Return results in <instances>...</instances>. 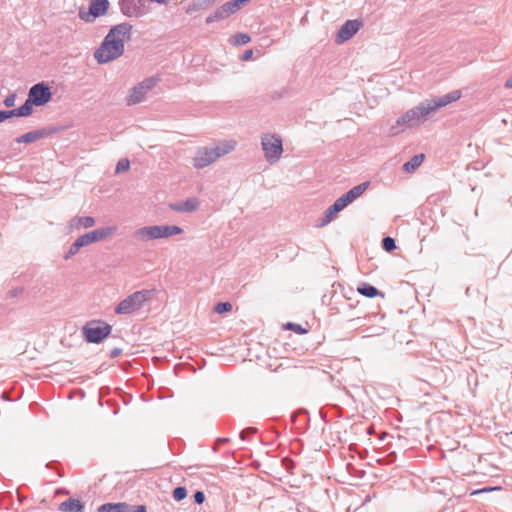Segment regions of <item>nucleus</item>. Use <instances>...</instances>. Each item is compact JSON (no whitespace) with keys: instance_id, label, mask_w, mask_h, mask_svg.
I'll list each match as a JSON object with an SVG mask.
<instances>
[{"instance_id":"obj_1","label":"nucleus","mask_w":512,"mask_h":512,"mask_svg":"<svg viewBox=\"0 0 512 512\" xmlns=\"http://www.w3.org/2000/svg\"><path fill=\"white\" fill-rule=\"evenodd\" d=\"M117 230L116 226L100 227L88 233L79 236L69 247V250L65 254L66 260L74 256L78 251L87 245L104 240L105 238L113 235Z\"/></svg>"},{"instance_id":"obj_2","label":"nucleus","mask_w":512,"mask_h":512,"mask_svg":"<svg viewBox=\"0 0 512 512\" xmlns=\"http://www.w3.org/2000/svg\"><path fill=\"white\" fill-rule=\"evenodd\" d=\"M183 233V229L177 225H152L144 226L134 232V238L147 242L150 240L168 238Z\"/></svg>"},{"instance_id":"obj_3","label":"nucleus","mask_w":512,"mask_h":512,"mask_svg":"<svg viewBox=\"0 0 512 512\" xmlns=\"http://www.w3.org/2000/svg\"><path fill=\"white\" fill-rule=\"evenodd\" d=\"M430 113V111L427 110V103L426 101L421 102L419 105L409 109L406 111L402 116H400L396 120V124L391 126V134L397 135L401 131H403L402 126L406 127H414L418 125V122L427 117Z\"/></svg>"},{"instance_id":"obj_4","label":"nucleus","mask_w":512,"mask_h":512,"mask_svg":"<svg viewBox=\"0 0 512 512\" xmlns=\"http://www.w3.org/2000/svg\"><path fill=\"white\" fill-rule=\"evenodd\" d=\"M113 38L108 37L106 34L104 39L98 48L94 51V59L98 64H106L112 62L118 58H120L124 52L125 48L117 43Z\"/></svg>"},{"instance_id":"obj_5","label":"nucleus","mask_w":512,"mask_h":512,"mask_svg":"<svg viewBox=\"0 0 512 512\" xmlns=\"http://www.w3.org/2000/svg\"><path fill=\"white\" fill-rule=\"evenodd\" d=\"M152 290L136 291L120 301L114 311L119 315H128L142 308L144 303L151 297Z\"/></svg>"},{"instance_id":"obj_6","label":"nucleus","mask_w":512,"mask_h":512,"mask_svg":"<svg viewBox=\"0 0 512 512\" xmlns=\"http://www.w3.org/2000/svg\"><path fill=\"white\" fill-rule=\"evenodd\" d=\"M87 343L99 344L112 332V326L101 320L88 321L81 329Z\"/></svg>"},{"instance_id":"obj_7","label":"nucleus","mask_w":512,"mask_h":512,"mask_svg":"<svg viewBox=\"0 0 512 512\" xmlns=\"http://www.w3.org/2000/svg\"><path fill=\"white\" fill-rule=\"evenodd\" d=\"M109 6L108 0H90L88 10L80 8L78 17L85 23H92L97 18L104 16L108 12Z\"/></svg>"},{"instance_id":"obj_8","label":"nucleus","mask_w":512,"mask_h":512,"mask_svg":"<svg viewBox=\"0 0 512 512\" xmlns=\"http://www.w3.org/2000/svg\"><path fill=\"white\" fill-rule=\"evenodd\" d=\"M266 159L272 163L277 161L283 153V144L280 136L265 135L261 141Z\"/></svg>"},{"instance_id":"obj_9","label":"nucleus","mask_w":512,"mask_h":512,"mask_svg":"<svg viewBox=\"0 0 512 512\" xmlns=\"http://www.w3.org/2000/svg\"><path fill=\"white\" fill-rule=\"evenodd\" d=\"M27 97L36 107L44 106L52 99L51 88L44 81L38 82L30 87Z\"/></svg>"},{"instance_id":"obj_10","label":"nucleus","mask_w":512,"mask_h":512,"mask_svg":"<svg viewBox=\"0 0 512 512\" xmlns=\"http://www.w3.org/2000/svg\"><path fill=\"white\" fill-rule=\"evenodd\" d=\"M133 34V26L129 22H121L113 25L108 30V37L113 38L121 46L125 48V42L130 41Z\"/></svg>"},{"instance_id":"obj_11","label":"nucleus","mask_w":512,"mask_h":512,"mask_svg":"<svg viewBox=\"0 0 512 512\" xmlns=\"http://www.w3.org/2000/svg\"><path fill=\"white\" fill-rule=\"evenodd\" d=\"M133 34V26L129 22H121L113 25L108 30V37L113 38L121 46L125 48V42L130 41Z\"/></svg>"},{"instance_id":"obj_12","label":"nucleus","mask_w":512,"mask_h":512,"mask_svg":"<svg viewBox=\"0 0 512 512\" xmlns=\"http://www.w3.org/2000/svg\"><path fill=\"white\" fill-rule=\"evenodd\" d=\"M59 131L58 127L55 126H48V127H42L36 130L29 131L17 138L14 139L15 143L18 144H30L33 142H36L40 139L49 137L53 134H56Z\"/></svg>"},{"instance_id":"obj_13","label":"nucleus","mask_w":512,"mask_h":512,"mask_svg":"<svg viewBox=\"0 0 512 512\" xmlns=\"http://www.w3.org/2000/svg\"><path fill=\"white\" fill-rule=\"evenodd\" d=\"M220 158V154L215 147H201L197 150L193 159V166L196 169H202Z\"/></svg>"},{"instance_id":"obj_14","label":"nucleus","mask_w":512,"mask_h":512,"mask_svg":"<svg viewBox=\"0 0 512 512\" xmlns=\"http://www.w3.org/2000/svg\"><path fill=\"white\" fill-rule=\"evenodd\" d=\"M121 13L128 18H138L145 14V0H119Z\"/></svg>"},{"instance_id":"obj_15","label":"nucleus","mask_w":512,"mask_h":512,"mask_svg":"<svg viewBox=\"0 0 512 512\" xmlns=\"http://www.w3.org/2000/svg\"><path fill=\"white\" fill-rule=\"evenodd\" d=\"M363 22L360 19H350L344 22V24L338 30L335 42L342 44L350 40L362 27Z\"/></svg>"},{"instance_id":"obj_16","label":"nucleus","mask_w":512,"mask_h":512,"mask_svg":"<svg viewBox=\"0 0 512 512\" xmlns=\"http://www.w3.org/2000/svg\"><path fill=\"white\" fill-rule=\"evenodd\" d=\"M460 97L461 91L454 90L438 98L426 100L427 110L430 111V113L435 112L436 110L445 107L446 105L452 102L457 101L458 99H460Z\"/></svg>"},{"instance_id":"obj_17","label":"nucleus","mask_w":512,"mask_h":512,"mask_svg":"<svg viewBox=\"0 0 512 512\" xmlns=\"http://www.w3.org/2000/svg\"><path fill=\"white\" fill-rule=\"evenodd\" d=\"M346 207L347 206L344 205L343 201L338 198L331 206L328 207L324 215L318 219L317 226L323 227L328 225L334 219V217Z\"/></svg>"},{"instance_id":"obj_18","label":"nucleus","mask_w":512,"mask_h":512,"mask_svg":"<svg viewBox=\"0 0 512 512\" xmlns=\"http://www.w3.org/2000/svg\"><path fill=\"white\" fill-rule=\"evenodd\" d=\"M200 206V202L197 198L191 197L186 199L185 201L176 202L170 204V208L176 212H194Z\"/></svg>"},{"instance_id":"obj_19","label":"nucleus","mask_w":512,"mask_h":512,"mask_svg":"<svg viewBox=\"0 0 512 512\" xmlns=\"http://www.w3.org/2000/svg\"><path fill=\"white\" fill-rule=\"evenodd\" d=\"M95 225V218L92 216H75L69 221L70 230L88 229Z\"/></svg>"},{"instance_id":"obj_20","label":"nucleus","mask_w":512,"mask_h":512,"mask_svg":"<svg viewBox=\"0 0 512 512\" xmlns=\"http://www.w3.org/2000/svg\"><path fill=\"white\" fill-rule=\"evenodd\" d=\"M146 90L143 89L139 84L135 85L131 90L129 95L126 98V103L128 106H133L139 104L145 100Z\"/></svg>"},{"instance_id":"obj_21","label":"nucleus","mask_w":512,"mask_h":512,"mask_svg":"<svg viewBox=\"0 0 512 512\" xmlns=\"http://www.w3.org/2000/svg\"><path fill=\"white\" fill-rule=\"evenodd\" d=\"M58 509L62 512H84L85 506L81 500L70 497L63 501Z\"/></svg>"},{"instance_id":"obj_22","label":"nucleus","mask_w":512,"mask_h":512,"mask_svg":"<svg viewBox=\"0 0 512 512\" xmlns=\"http://www.w3.org/2000/svg\"><path fill=\"white\" fill-rule=\"evenodd\" d=\"M357 292L367 298H374L376 296L384 298V294L378 288L367 282L360 283L357 287Z\"/></svg>"},{"instance_id":"obj_23","label":"nucleus","mask_w":512,"mask_h":512,"mask_svg":"<svg viewBox=\"0 0 512 512\" xmlns=\"http://www.w3.org/2000/svg\"><path fill=\"white\" fill-rule=\"evenodd\" d=\"M425 155L420 153L414 155L409 161L403 164V171L407 173L414 172L424 161Z\"/></svg>"},{"instance_id":"obj_24","label":"nucleus","mask_w":512,"mask_h":512,"mask_svg":"<svg viewBox=\"0 0 512 512\" xmlns=\"http://www.w3.org/2000/svg\"><path fill=\"white\" fill-rule=\"evenodd\" d=\"M116 512H147V507L145 505H130L125 502L115 503Z\"/></svg>"},{"instance_id":"obj_25","label":"nucleus","mask_w":512,"mask_h":512,"mask_svg":"<svg viewBox=\"0 0 512 512\" xmlns=\"http://www.w3.org/2000/svg\"><path fill=\"white\" fill-rule=\"evenodd\" d=\"M210 1L211 0H197V1H194L192 2L191 4L188 5V7L186 8V13L191 15L195 12H198L202 9H205L210 5Z\"/></svg>"},{"instance_id":"obj_26","label":"nucleus","mask_w":512,"mask_h":512,"mask_svg":"<svg viewBox=\"0 0 512 512\" xmlns=\"http://www.w3.org/2000/svg\"><path fill=\"white\" fill-rule=\"evenodd\" d=\"M33 106H35V104L27 97L24 104L17 107V112H18L19 117L31 116L33 113Z\"/></svg>"},{"instance_id":"obj_27","label":"nucleus","mask_w":512,"mask_h":512,"mask_svg":"<svg viewBox=\"0 0 512 512\" xmlns=\"http://www.w3.org/2000/svg\"><path fill=\"white\" fill-rule=\"evenodd\" d=\"M236 147V142L233 140L222 141L219 145L215 147L220 154V157L232 152Z\"/></svg>"},{"instance_id":"obj_28","label":"nucleus","mask_w":512,"mask_h":512,"mask_svg":"<svg viewBox=\"0 0 512 512\" xmlns=\"http://www.w3.org/2000/svg\"><path fill=\"white\" fill-rule=\"evenodd\" d=\"M225 18H227L226 15L224 14V12L221 9V7H219L212 14H210L209 16L206 17L205 23L206 24H212L214 22L222 21Z\"/></svg>"},{"instance_id":"obj_29","label":"nucleus","mask_w":512,"mask_h":512,"mask_svg":"<svg viewBox=\"0 0 512 512\" xmlns=\"http://www.w3.org/2000/svg\"><path fill=\"white\" fill-rule=\"evenodd\" d=\"M251 40V37L247 33H236L231 38V43L233 45H245L249 43Z\"/></svg>"},{"instance_id":"obj_30","label":"nucleus","mask_w":512,"mask_h":512,"mask_svg":"<svg viewBox=\"0 0 512 512\" xmlns=\"http://www.w3.org/2000/svg\"><path fill=\"white\" fill-rule=\"evenodd\" d=\"M220 7L223 10V12L226 15V17H229L230 15L236 13L240 9V7L235 2V0L226 2L225 4H223Z\"/></svg>"},{"instance_id":"obj_31","label":"nucleus","mask_w":512,"mask_h":512,"mask_svg":"<svg viewBox=\"0 0 512 512\" xmlns=\"http://www.w3.org/2000/svg\"><path fill=\"white\" fill-rule=\"evenodd\" d=\"M173 499L177 502L182 501L187 497V489L184 486H177L172 492Z\"/></svg>"},{"instance_id":"obj_32","label":"nucleus","mask_w":512,"mask_h":512,"mask_svg":"<svg viewBox=\"0 0 512 512\" xmlns=\"http://www.w3.org/2000/svg\"><path fill=\"white\" fill-rule=\"evenodd\" d=\"M232 310V304L228 301L224 302H218L214 306V312L218 314H225L227 312H230Z\"/></svg>"},{"instance_id":"obj_33","label":"nucleus","mask_w":512,"mask_h":512,"mask_svg":"<svg viewBox=\"0 0 512 512\" xmlns=\"http://www.w3.org/2000/svg\"><path fill=\"white\" fill-rule=\"evenodd\" d=\"M382 248L387 252H392L396 249V241L390 236H385L382 239Z\"/></svg>"},{"instance_id":"obj_34","label":"nucleus","mask_w":512,"mask_h":512,"mask_svg":"<svg viewBox=\"0 0 512 512\" xmlns=\"http://www.w3.org/2000/svg\"><path fill=\"white\" fill-rule=\"evenodd\" d=\"M373 318L383 319L384 315H379L378 313H371V314H366L364 317L354 318L351 321L356 322L358 325L362 326L365 324L364 323L365 321H371Z\"/></svg>"},{"instance_id":"obj_35","label":"nucleus","mask_w":512,"mask_h":512,"mask_svg":"<svg viewBox=\"0 0 512 512\" xmlns=\"http://www.w3.org/2000/svg\"><path fill=\"white\" fill-rule=\"evenodd\" d=\"M285 329L291 330L299 335H304L308 332V330L304 328L302 325L293 322H287L285 324Z\"/></svg>"},{"instance_id":"obj_36","label":"nucleus","mask_w":512,"mask_h":512,"mask_svg":"<svg viewBox=\"0 0 512 512\" xmlns=\"http://www.w3.org/2000/svg\"><path fill=\"white\" fill-rule=\"evenodd\" d=\"M158 80L159 79L156 77H149V78L144 79L142 82H140L138 84L140 86H142L143 89L146 90V92H148L156 86Z\"/></svg>"},{"instance_id":"obj_37","label":"nucleus","mask_w":512,"mask_h":512,"mask_svg":"<svg viewBox=\"0 0 512 512\" xmlns=\"http://www.w3.org/2000/svg\"><path fill=\"white\" fill-rule=\"evenodd\" d=\"M369 186H370V182L366 181V182L360 183V184L352 187L351 190L354 193V195L356 196V198L358 199L368 189Z\"/></svg>"},{"instance_id":"obj_38","label":"nucleus","mask_w":512,"mask_h":512,"mask_svg":"<svg viewBox=\"0 0 512 512\" xmlns=\"http://www.w3.org/2000/svg\"><path fill=\"white\" fill-rule=\"evenodd\" d=\"M130 169V161L126 158L120 159L115 168V173L120 174L122 172L128 171Z\"/></svg>"},{"instance_id":"obj_39","label":"nucleus","mask_w":512,"mask_h":512,"mask_svg":"<svg viewBox=\"0 0 512 512\" xmlns=\"http://www.w3.org/2000/svg\"><path fill=\"white\" fill-rule=\"evenodd\" d=\"M258 431V429L256 427H247L245 429H243L240 433H239V438L242 440V441H246L248 440L251 436H253L254 434H256Z\"/></svg>"},{"instance_id":"obj_40","label":"nucleus","mask_w":512,"mask_h":512,"mask_svg":"<svg viewBox=\"0 0 512 512\" xmlns=\"http://www.w3.org/2000/svg\"><path fill=\"white\" fill-rule=\"evenodd\" d=\"M339 198L343 201L344 205H346V206H348L349 204H351L353 201H355L357 199L351 189L348 190L347 192H345Z\"/></svg>"},{"instance_id":"obj_41","label":"nucleus","mask_w":512,"mask_h":512,"mask_svg":"<svg viewBox=\"0 0 512 512\" xmlns=\"http://www.w3.org/2000/svg\"><path fill=\"white\" fill-rule=\"evenodd\" d=\"M15 100H16V94L11 93L5 97V99L3 100V104L5 105V107L11 108L14 106Z\"/></svg>"},{"instance_id":"obj_42","label":"nucleus","mask_w":512,"mask_h":512,"mask_svg":"<svg viewBox=\"0 0 512 512\" xmlns=\"http://www.w3.org/2000/svg\"><path fill=\"white\" fill-rule=\"evenodd\" d=\"M193 500L196 504L201 505L205 501V494L201 490L195 491L193 494Z\"/></svg>"},{"instance_id":"obj_43","label":"nucleus","mask_w":512,"mask_h":512,"mask_svg":"<svg viewBox=\"0 0 512 512\" xmlns=\"http://www.w3.org/2000/svg\"><path fill=\"white\" fill-rule=\"evenodd\" d=\"M98 512H116L115 503H105L98 507Z\"/></svg>"},{"instance_id":"obj_44","label":"nucleus","mask_w":512,"mask_h":512,"mask_svg":"<svg viewBox=\"0 0 512 512\" xmlns=\"http://www.w3.org/2000/svg\"><path fill=\"white\" fill-rule=\"evenodd\" d=\"M253 54H254V52H253V50H252V49H247V50H245V51L241 54L240 59H241L242 61H248V60L252 59Z\"/></svg>"},{"instance_id":"obj_45","label":"nucleus","mask_w":512,"mask_h":512,"mask_svg":"<svg viewBox=\"0 0 512 512\" xmlns=\"http://www.w3.org/2000/svg\"><path fill=\"white\" fill-rule=\"evenodd\" d=\"M500 487H484V488H481V489H478V490H474L471 495H477V494H480V493H484V492H490V491H493V490H499Z\"/></svg>"},{"instance_id":"obj_46","label":"nucleus","mask_w":512,"mask_h":512,"mask_svg":"<svg viewBox=\"0 0 512 512\" xmlns=\"http://www.w3.org/2000/svg\"><path fill=\"white\" fill-rule=\"evenodd\" d=\"M23 292H24V288L23 287H16V288L10 290L8 292V295L10 297H17V296L21 295Z\"/></svg>"},{"instance_id":"obj_47","label":"nucleus","mask_w":512,"mask_h":512,"mask_svg":"<svg viewBox=\"0 0 512 512\" xmlns=\"http://www.w3.org/2000/svg\"><path fill=\"white\" fill-rule=\"evenodd\" d=\"M5 114H6L7 120L10 119V118H13V117H19L18 112H17V108L10 109V110H5Z\"/></svg>"},{"instance_id":"obj_48","label":"nucleus","mask_w":512,"mask_h":512,"mask_svg":"<svg viewBox=\"0 0 512 512\" xmlns=\"http://www.w3.org/2000/svg\"><path fill=\"white\" fill-rule=\"evenodd\" d=\"M121 354H122V349H121V348L116 347V348H113V349L110 351V353H109V357L114 359V358L119 357Z\"/></svg>"},{"instance_id":"obj_49","label":"nucleus","mask_w":512,"mask_h":512,"mask_svg":"<svg viewBox=\"0 0 512 512\" xmlns=\"http://www.w3.org/2000/svg\"><path fill=\"white\" fill-rule=\"evenodd\" d=\"M396 453L395 452H391L387 455V460L385 461V463L387 464H390V463H393L395 460H396Z\"/></svg>"},{"instance_id":"obj_50","label":"nucleus","mask_w":512,"mask_h":512,"mask_svg":"<svg viewBox=\"0 0 512 512\" xmlns=\"http://www.w3.org/2000/svg\"><path fill=\"white\" fill-rule=\"evenodd\" d=\"M58 465L57 461H50L46 464V468L48 469H54Z\"/></svg>"},{"instance_id":"obj_51","label":"nucleus","mask_w":512,"mask_h":512,"mask_svg":"<svg viewBox=\"0 0 512 512\" xmlns=\"http://www.w3.org/2000/svg\"><path fill=\"white\" fill-rule=\"evenodd\" d=\"M7 118H6V114H5V110H0V123L6 121Z\"/></svg>"},{"instance_id":"obj_52","label":"nucleus","mask_w":512,"mask_h":512,"mask_svg":"<svg viewBox=\"0 0 512 512\" xmlns=\"http://www.w3.org/2000/svg\"><path fill=\"white\" fill-rule=\"evenodd\" d=\"M227 442H229V438H226V437L217 439V443H219V444H225Z\"/></svg>"},{"instance_id":"obj_53","label":"nucleus","mask_w":512,"mask_h":512,"mask_svg":"<svg viewBox=\"0 0 512 512\" xmlns=\"http://www.w3.org/2000/svg\"><path fill=\"white\" fill-rule=\"evenodd\" d=\"M506 88H512V76L505 83Z\"/></svg>"},{"instance_id":"obj_54","label":"nucleus","mask_w":512,"mask_h":512,"mask_svg":"<svg viewBox=\"0 0 512 512\" xmlns=\"http://www.w3.org/2000/svg\"><path fill=\"white\" fill-rule=\"evenodd\" d=\"M383 330H384V328L379 326V327H377V328L375 329L374 333H375V334H377V335H379V334H381V333L383 332Z\"/></svg>"},{"instance_id":"obj_55","label":"nucleus","mask_w":512,"mask_h":512,"mask_svg":"<svg viewBox=\"0 0 512 512\" xmlns=\"http://www.w3.org/2000/svg\"><path fill=\"white\" fill-rule=\"evenodd\" d=\"M57 474H58L59 477H63L64 476V473L61 470H57Z\"/></svg>"},{"instance_id":"obj_56","label":"nucleus","mask_w":512,"mask_h":512,"mask_svg":"<svg viewBox=\"0 0 512 512\" xmlns=\"http://www.w3.org/2000/svg\"><path fill=\"white\" fill-rule=\"evenodd\" d=\"M470 294H471V291H470V288L468 287V288L466 289V295H467V296H469Z\"/></svg>"},{"instance_id":"obj_57","label":"nucleus","mask_w":512,"mask_h":512,"mask_svg":"<svg viewBox=\"0 0 512 512\" xmlns=\"http://www.w3.org/2000/svg\"><path fill=\"white\" fill-rule=\"evenodd\" d=\"M216 0H211L210 1V5H212Z\"/></svg>"}]
</instances>
